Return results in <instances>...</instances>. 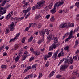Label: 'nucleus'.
<instances>
[{"instance_id":"40","label":"nucleus","mask_w":79,"mask_h":79,"mask_svg":"<svg viewBox=\"0 0 79 79\" xmlns=\"http://www.w3.org/2000/svg\"><path fill=\"white\" fill-rule=\"evenodd\" d=\"M49 64H50V62L48 61L47 63H46V64H45V66H46V67H48V66H49Z\"/></svg>"},{"instance_id":"50","label":"nucleus","mask_w":79,"mask_h":79,"mask_svg":"<svg viewBox=\"0 0 79 79\" xmlns=\"http://www.w3.org/2000/svg\"><path fill=\"white\" fill-rule=\"evenodd\" d=\"M77 71H73V75H76V74H77Z\"/></svg>"},{"instance_id":"13","label":"nucleus","mask_w":79,"mask_h":79,"mask_svg":"<svg viewBox=\"0 0 79 79\" xmlns=\"http://www.w3.org/2000/svg\"><path fill=\"white\" fill-rule=\"evenodd\" d=\"M27 53H28L27 51H25V54H24L22 56V61H24V60H25L26 58V57H27V56H28V55L27 56Z\"/></svg>"},{"instance_id":"34","label":"nucleus","mask_w":79,"mask_h":79,"mask_svg":"<svg viewBox=\"0 0 79 79\" xmlns=\"http://www.w3.org/2000/svg\"><path fill=\"white\" fill-rule=\"evenodd\" d=\"M32 39H33V37H30V38L28 39V42H31V41H32Z\"/></svg>"},{"instance_id":"17","label":"nucleus","mask_w":79,"mask_h":79,"mask_svg":"<svg viewBox=\"0 0 79 79\" xmlns=\"http://www.w3.org/2000/svg\"><path fill=\"white\" fill-rule=\"evenodd\" d=\"M58 51L56 52L53 55V56L54 58V60H56V56H57V55H58Z\"/></svg>"},{"instance_id":"54","label":"nucleus","mask_w":79,"mask_h":79,"mask_svg":"<svg viewBox=\"0 0 79 79\" xmlns=\"http://www.w3.org/2000/svg\"><path fill=\"white\" fill-rule=\"evenodd\" d=\"M28 71H29V70L27 69H25L24 71L23 72V73H25L26 72H27Z\"/></svg>"},{"instance_id":"58","label":"nucleus","mask_w":79,"mask_h":79,"mask_svg":"<svg viewBox=\"0 0 79 79\" xmlns=\"http://www.w3.org/2000/svg\"><path fill=\"white\" fill-rule=\"evenodd\" d=\"M69 48V47L68 46H67L64 48L65 50H67Z\"/></svg>"},{"instance_id":"27","label":"nucleus","mask_w":79,"mask_h":79,"mask_svg":"<svg viewBox=\"0 0 79 79\" xmlns=\"http://www.w3.org/2000/svg\"><path fill=\"white\" fill-rule=\"evenodd\" d=\"M16 20H17V21H21V18L16 17Z\"/></svg>"},{"instance_id":"10","label":"nucleus","mask_w":79,"mask_h":79,"mask_svg":"<svg viewBox=\"0 0 79 79\" xmlns=\"http://www.w3.org/2000/svg\"><path fill=\"white\" fill-rule=\"evenodd\" d=\"M57 4H55L54 6V7L53 8V9L51 10L50 12L52 13V14H53V13H55L56 11L55 10L56 9V7L57 8V6H58L57 5Z\"/></svg>"},{"instance_id":"56","label":"nucleus","mask_w":79,"mask_h":79,"mask_svg":"<svg viewBox=\"0 0 79 79\" xmlns=\"http://www.w3.org/2000/svg\"><path fill=\"white\" fill-rule=\"evenodd\" d=\"M26 64H23V65H22L21 66V67H23V68H26Z\"/></svg>"},{"instance_id":"3","label":"nucleus","mask_w":79,"mask_h":79,"mask_svg":"<svg viewBox=\"0 0 79 79\" xmlns=\"http://www.w3.org/2000/svg\"><path fill=\"white\" fill-rule=\"evenodd\" d=\"M53 39H54V35L52 34L48 35L47 38V43H48L51 40H53Z\"/></svg>"},{"instance_id":"22","label":"nucleus","mask_w":79,"mask_h":79,"mask_svg":"<svg viewBox=\"0 0 79 79\" xmlns=\"http://www.w3.org/2000/svg\"><path fill=\"white\" fill-rule=\"evenodd\" d=\"M23 13H25L24 14V16L26 15V14L27 13H28L27 11V10H23V11H22Z\"/></svg>"},{"instance_id":"16","label":"nucleus","mask_w":79,"mask_h":79,"mask_svg":"<svg viewBox=\"0 0 79 79\" xmlns=\"http://www.w3.org/2000/svg\"><path fill=\"white\" fill-rule=\"evenodd\" d=\"M13 15V11H12L10 13H9L6 16V18L7 19V18L9 19Z\"/></svg>"},{"instance_id":"64","label":"nucleus","mask_w":79,"mask_h":79,"mask_svg":"<svg viewBox=\"0 0 79 79\" xmlns=\"http://www.w3.org/2000/svg\"><path fill=\"white\" fill-rule=\"evenodd\" d=\"M34 34L35 35H38V32H35Z\"/></svg>"},{"instance_id":"15","label":"nucleus","mask_w":79,"mask_h":79,"mask_svg":"<svg viewBox=\"0 0 79 79\" xmlns=\"http://www.w3.org/2000/svg\"><path fill=\"white\" fill-rule=\"evenodd\" d=\"M48 31L47 29H46L43 31L40 32V35L44 36L45 35V32H47Z\"/></svg>"},{"instance_id":"9","label":"nucleus","mask_w":79,"mask_h":79,"mask_svg":"<svg viewBox=\"0 0 79 79\" xmlns=\"http://www.w3.org/2000/svg\"><path fill=\"white\" fill-rule=\"evenodd\" d=\"M68 27L69 26L68 25V24L66 23H65L63 24H61L59 26L60 28H62V29L64 28L65 27H66V28H68Z\"/></svg>"},{"instance_id":"37","label":"nucleus","mask_w":79,"mask_h":79,"mask_svg":"<svg viewBox=\"0 0 79 79\" xmlns=\"http://www.w3.org/2000/svg\"><path fill=\"white\" fill-rule=\"evenodd\" d=\"M26 40V38L25 37H23L22 40V43H24L25 40Z\"/></svg>"},{"instance_id":"36","label":"nucleus","mask_w":79,"mask_h":79,"mask_svg":"<svg viewBox=\"0 0 79 79\" xmlns=\"http://www.w3.org/2000/svg\"><path fill=\"white\" fill-rule=\"evenodd\" d=\"M29 3V2H26V3H24V4H25V5L23 6V7L25 8V6H27V4L28 3Z\"/></svg>"},{"instance_id":"12","label":"nucleus","mask_w":79,"mask_h":79,"mask_svg":"<svg viewBox=\"0 0 79 79\" xmlns=\"http://www.w3.org/2000/svg\"><path fill=\"white\" fill-rule=\"evenodd\" d=\"M19 35H20V32L17 34L14 39H11L9 41L10 43H11L12 41H14L15 40H16V39H18V37H19Z\"/></svg>"},{"instance_id":"30","label":"nucleus","mask_w":79,"mask_h":79,"mask_svg":"<svg viewBox=\"0 0 79 79\" xmlns=\"http://www.w3.org/2000/svg\"><path fill=\"white\" fill-rule=\"evenodd\" d=\"M18 47H19V46L17 44H16L15 45V48H14V49L15 50H18Z\"/></svg>"},{"instance_id":"31","label":"nucleus","mask_w":79,"mask_h":79,"mask_svg":"<svg viewBox=\"0 0 79 79\" xmlns=\"http://www.w3.org/2000/svg\"><path fill=\"white\" fill-rule=\"evenodd\" d=\"M79 44V42H78V41L77 40L75 42V45L76 46H77V45H78Z\"/></svg>"},{"instance_id":"61","label":"nucleus","mask_w":79,"mask_h":79,"mask_svg":"<svg viewBox=\"0 0 79 79\" xmlns=\"http://www.w3.org/2000/svg\"><path fill=\"white\" fill-rule=\"evenodd\" d=\"M23 54V53L21 52H20L19 54H18L19 56H21Z\"/></svg>"},{"instance_id":"62","label":"nucleus","mask_w":79,"mask_h":79,"mask_svg":"<svg viewBox=\"0 0 79 79\" xmlns=\"http://www.w3.org/2000/svg\"><path fill=\"white\" fill-rule=\"evenodd\" d=\"M60 43H59L56 44V46L58 47L60 45Z\"/></svg>"},{"instance_id":"41","label":"nucleus","mask_w":79,"mask_h":79,"mask_svg":"<svg viewBox=\"0 0 79 79\" xmlns=\"http://www.w3.org/2000/svg\"><path fill=\"white\" fill-rule=\"evenodd\" d=\"M10 32V31H9V30L8 29V28H7L6 29V31L5 34H7V33H9Z\"/></svg>"},{"instance_id":"53","label":"nucleus","mask_w":79,"mask_h":79,"mask_svg":"<svg viewBox=\"0 0 79 79\" xmlns=\"http://www.w3.org/2000/svg\"><path fill=\"white\" fill-rule=\"evenodd\" d=\"M30 50L31 52H34V49H33V48H32V47H31L30 48Z\"/></svg>"},{"instance_id":"39","label":"nucleus","mask_w":79,"mask_h":79,"mask_svg":"<svg viewBox=\"0 0 79 79\" xmlns=\"http://www.w3.org/2000/svg\"><path fill=\"white\" fill-rule=\"evenodd\" d=\"M42 27V24L40 23H39L38 24L37 28L38 29H40Z\"/></svg>"},{"instance_id":"48","label":"nucleus","mask_w":79,"mask_h":79,"mask_svg":"<svg viewBox=\"0 0 79 79\" xmlns=\"http://www.w3.org/2000/svg\"><path fill=\"white\" fill-rule=\"evenodd\" d=\"M11 75L9 74L7 79H11Z\"/></svg>"},{"instance_id":"47","label":"nucleus","mask_w":79,"mask_h":79,"mask_svg":"<svg viewBox=\"0 0 79 79\" xmlns=\"http://www.w3.org/2000/svg\"><path fill=\"white\" fill-rule=\"evenodd\" d=\"M34 57H31L29 60V61H32L34 60Z\"/></svg>"},{"instance_id":"21","label":"nucleus","mask_w":79,"mask_h":79,"mask_svg":"<svg viewBox=\"0 0 79 79\" xmlns=\"http://www.w3.org/2000/svg\"><path fill=\"white\" fill-rule=\"evenodd\" d=\"M54 74H55V72L54 71H52L51 73H50L49 77H50L51 76H53L54 75Z\"/></svg>"},{"instance_id":"4","label":"nucleus","mask_w":79,"mask_h":79,"mask_svg":"<svg viewBox=\"0 0 79 79\" xmlns=\"http://www.w3.org/2000/svg\"><path fill=\"white\" fill-rule=\"evenodd\" d=\"M52 54L53 52H50L48 53V55H45L44 57V60H47V58H50V57H51V56H52Z\"/></svg>"},{"instance_id":"26","label":"nucleus","mask_w":79,"mask_h":79,"mask_svg":"<svg viewBox=\"0 0 79 79\" xmlns=\"http://www.w3.org/2000/svg\"><path fill=\"white\" fill-rule=\"evenodd\" d=\"M52 47L54 49H55L57 47L56 43H54L52 44Z\"/></svg>"},{"instance_id":"46","label":"nucleus","mask_w":79,"mask_h":79,"mask_svg":"<svg viewBox=\"0 0 79 79\" xmlns=\"http://www.w3.org/2000/svg\"><path fill=\"white\" fill-rule=\"evenodd\" d=\"M69 27H74V24L72 23L69 25Z\"/></svg>"},{"instance_id":"52","label":"nucleus","mask_w":79,"mask_h":79,"mask_svg":"<svg viewBox=\"0 0 79 79\" xmlns=\"http://www.w3.org/2000/svg\"><path fill=\"white\" fill-rule=\"evenodd\" d=\"M50 15H46V18L47 19H48V18H50Z\"/></svg>"},{"instance_id":"28","label":"nucleus","mask_w":79,"mask_h":79,"mask_svg":"<svg viewBox=\"0 0 79 79\" xmlns=\"http://www.w3.org/2000/svg\"><path fill=\"white\" fill-rule=\"evenodd\" d=\"M69 61L70 62V64L73 63V58L72 57H71L69 59Z\"/></svg>"},{"instance_id":"43","label":"nucleus","mask_w":79,"mask_h":79,"mask_svg":"<svg viewBox=\"0 0 79 79\" xmlns=\"http://www.w3.org/2000/svg\"><path fill=\"white\" fill-rule=\"evenodd\" d=\"M30 78H31V76H30V75H29L25 77L24 79H30Z\"/></svg>"},{"instance_id":"14","label":"nucleus","mask_w":79,"mask_h":79,"mask_svg":"<svg viewBox=\"0 0 79 79\" xmlns=\"http://www.w3.org/2000/svg\"><path fill=\"white\" fill-rule=\"evenodd\" d=\"M53 5V2H52L51 4L49 5L46 6L44 9L45 10H49L50 9V8H52Z\"/></svg>"},{"instance_id":"25","label":"nucleus","mask_w":79,"mask_h":79,"mask_svg":"<svg viewBox=\"0 0 79 79\" xmlns=\"http://www.w3.org/2000/svg\"><path fill=\"white\" fill-rule=\"evenodd\" d=\"M6 3V2L5 1H4L2 3L0 4V6H4V5H5Z\"/></svg>"},{"instance_id":"44","label":"nucleus","mask_w":79,"mask_h":79,"mask_svg":"<svg viewBox=\"0 0 79 79\" xmlns=\"http://www.w3.org/2000/svg\"><path fill=\"white\" fill-rule=\"evenodd\" d=\"M31 14V13L30 12H29L28 13V14L27 15V16H26L25 17V18L26 19L27 18H28V17H29V15H30V14Z\"/></svg>"},{"instance_id":"51","label":"nucleus","mask_w":79,"mask_h":79,"mask_svg":"<svg viewBox=\"0 0 79 79\" xmlns=\"http://www.w3.org/2000/svg\"><path fill=\"white\" fill-rule=\"evenodd\" d=\"M53 47L52 46H51L49 47V50H53Z\"/></svg>"},{"instance_id":"20","label":"nucleus","mask_w":79,"mask_h":79,"mask_svg":"<svg viewBox=\"0 0 79 79\" xmlns=\"http://www.w3.org/2000/svg\"><path fill=\"white\" fill-rule=\"evenodd\" d=\"M34 54L35 55H37L38 56V55H40V52H34Z\"/></svg>"},{"instance_id":"55","label":"nucleus","mask_w":79,"mask_h":79,"mask_svg":"<svg viewBox=\"0 0 79 79\" xmlns=\"http://www.w3.org/2000/svg\"><path fill=\"white\" fill-rule=\"evenodd\" d=\"M73 58L74 60H77V56H74L73 57Z\"/></svg>"},{"instance_id":"32","label":"nucleus","mask_w":79,"mask_h":79,"mask_svg":"<svg viewBox=\"0 0 79 79\" xmlns=\"http://www.w3.org/2000/svg\"><path fill=\"white\" fill-rule=\"evenodd\" d=\"M20 58V57H19V56H17L15 59V61H18L19 60V59Z\"/></svg>"},{"instance_id":"2","label":"nucleus","mask_w":79,"mask_h":79,"mask_svg":"<svg viewBox=\"0 0 79 79\" xmlns=\"http://www.w3.org/2000/svg\"><path fill=\"white\" fill-rule=\"evenodd\" d=\"M64 60H65V63L66 64H69V62L68 61V60L66 58H64L63 59L61 60L59 63V64L58 65V66H59L63 63V61H64Z\"/></svg>"},{"instance_id":"59","label":"nucleus","mask_w":79,"mask_h":79,"mask_svg":"<svg viewBox=\"0 0 79 79\" xmlns=\"http://www.w3.org/2000/svg\"><path fill=\"white\" fill-rule=\"evenodd\" d=\"M61 53H60L58 54V56L59 58H60V57H61Z\"/></svg>"},{"instance_id":"45","label":"nucleus","mask_w":79,"mask_h":79,"mask_svg":"<svg viewBox=\"0 0 79 79\" xmlns=\"http://www.w3.org/2000/svg\"><path fill=\"white\" fill-rule=\"evenodd\" d=\"M1 68L3 69V68H6V65H2L1 66Z\"/></svg>"},{"instance_id":"6","label":"nucleus","mask_w":79,"mask_h":79,"mask_svg":"<svg viewBox=\"0 0 79 79\" xmlns=\"http://www.w3.org/2000/svg\"><path fill=\"white\" fill-rule=\"evenodd\" d=\"M68 66L66 65H62L60 69V72H61V71H64L66 69V68H68Z\"/></svg>"},{"instance_id":"35","label":"nucleus","mask_w":79,"mask_h":79,"mask_svg":"<svg viewBox=\"0 0 79 79\" xmlns=\"http://www.w3.org/2000/svg\"><path fill=\"white\" fill-rule=\"evenodd\" d=\"M11 21H16V17H15L14 18L11 17Z\"/></svg>"},{"instance_id":"42","label":"nucleus","mask_w":79,"mask_h":79,"mask_svg":"<svg viewBox=\"0 0 79 79\" xmlns=\"http://www.w3.org/2000/svg\"><path fill=\"white\" fill-rule=\"evenodd\" d=\"M42 76V73H40L39 75L38 78L39 79H40L41 77Z\"/></svg>"},{"instance_id":"60","label":"nucleus","mask_w":79,"mask_h":79,"mask_svg":"<svg viewBox=\"0 0 79 79\" xmlns=\"http://www.w3.org/2000/svg\"><path fill=\"white\" fill-rule=\"evenodd\" d=\"M27 69H28V70H29V69H31V66H29L28 67H27Z\"/></svg>"},{"instance_id":"24","label":"nucleus","mask_w":79,"mask_h":79,"mask_svg":"<svg viewBox=\"0 0 79 79\" xmlns=\"http://www.w3.org/2000/svg\"><path fill=\"white\" fill-rule=\"evenodd\" d=\"M30 77H34H34H36L37 75L36 74H33L30 75Z\"/></svg>"},{"instance_id":"23","label":"nucleus","mask_w":79,"mask_h":79,"mask_svg":"<svg viewBox=\"0 0 79 79\" xmlns=\"http://www.w3.org/2000/svg\"><path fill=\"white\" fill-rule=\"evenodd\" d=\"M37 65V64H36L32 66V68L34 70H35L36 69V66Z\"/></svg>"},{"instance_id":"8","label":"nucleus","mask_w":79,"mask_h":79,"mask_svg":"<svg viewBox=\"0 0 79 79\" xmlns=\"http://www.w3.org/2000/svg\"><path fill=\"white\" fill-rule=\"evenodd\" d=\"M64 2V0H61V2H57L55 4H57L56 5L57 6V8H58L60 6L62 5L63 4Z\"/></svg>"},{"instance_id":"33","label":"nucleus","mask_w":79,"mask_h":79,"mask_svg":"<svg viewBox=\"0 0 79 79\" xmlns=\"http://www.w3.org/2000/svg\"><path fill=\"white\" fill-rule=\"evenodd\" d=\"M58 41V38H55L54 40V43H56Z\"/></svg>"},{"instance_id":"63","label":"nucleus","mask_w":79,"mask_h":79,"mask_svg":"<svg viewBox=\"0 0 79 79\" xmlns=\"http://www.w3.org/2000/svg\"><path fill=\"white\" fill-rule=\"evenodd\" d=\"M3 56H6V55H7V54H6V52H5L3 53Z\"/></svg>"},{"instance_id":"19","label":"nucleus","mask_w":79,"mask_h":79,"mask_svg":"<svg viewBox=\"0 0 79 79\" xmlns=\"http://www.w3.org/2000/svg\"><path fill=\"white\" fill-rule=\"evenodd\" d=\"M29 26L28 27H27L26 28L25 30V31H29V28H30V27H31V25H32V23H29Z\"/></svg>"},{"instance_id":"7","label":"nucleus","mask_w":79,"mask_h":79,"mask_svg":"<svg viewBox=\"0 0 79 79\" xmlns=\"http://www.w3.org/2000/svg\"><path fill=\"white\" fill-rule=\"evenodd\" d=\"M14 25H15V23L12 22L11 24H10V25L9 26V29L10 31H13L14 30Z\"/></svg>"},{"instance_id":"11","label":"nucleus","mask_w":79,"mask_h":79,"mask_svg":"<svg viewBox=\"0 0 79 79\" xmlns=\"http://www.w3.org/2000/svg\"><path fill=\"white\" fill-rule=\"evenodd\" d=\"M72 34L73 30H71L70 32V34L69 35V37L65 40V42H68V40H70V39H71V38L72 37Z\"/></svg>"},{"instance_id":"57","label":"nucleus","mask_w":79,"mask_h":79,"mask_svg":"<svg viewBox=\"0 0 79 79\" xmlns=\"http://www.w3.org/2000/svg\"><path fill=\"white\" fill-rule=\"evenodd\" d=\"M61 75H58L56 76L57 78H60V77H61Z\"/></svg>"},{"instance_id":"38","label":"nucleus","mask_w":79,"mask_h":79,"mask_svg":"<svg viewBox=\"0 0 79 79\" xmlns=\"http://www.w3.org/2000/svg\"><path fill=\"white\" fill-rule=\"evenodd\" d=\"M43 41H44L43 39H41V40H40L38 41V43L40 44V43H41L42 42H43Z\"/></svg>"},{"instance_id":"5","label":"nucleus","mask_w":79,"mask_h":79,"mask_svg":"<svg viewBox=\"0 0 79 79\" xmlns=\"http://www.w3.org/2000/svg\"><path fill=\"white\" fill-rule=\"evenodd\" d=\"M3 8L2 6H0V17L2 16V15H3L6 13V10H3Z\"/></svg>"},{"instance_id":"1","label":"nucleus","mask_w":79,"mask_h":79,"mask_svg":"<svg viewBox=\"0 0 79 79\" xmlns=\"http://www.w3.org/2000/svg\"><path fill=\"white\" fill-rule=\"evenodd\" d=\"M45 1H41L37 3L38 5L37 6H38V8H40L42 6H43L45 5Z\"/></svg>"},{"instance_id":"18","label":"nucleus","mask_w":79,"mask_h":79,"mask_svg":"<svg viewBox=\"0 0 79 79\" xmlns=\"http://www.w3.org/2000/svg\"><path fill=\"white\" fill-rule=\"evenodd\" d=\"M35 9H40V7H38V6L37 5H36L35 6H33L32 8V11H34Z\"/></svg>"},{"instance_id":"49","label":"nucleus","mask_w":79,"mask_h":79,"mask_svg":"<svg viewBox=\"0 0 79 79\" xmlns=\"http://www.w3.org/2000/svg\"><path fill=\"white\" fill-rule=\"evenodd\" d=\"M31 8L30 7H29L27 9V11H28V12H29V11H30V10H31Z\"/></svg>"},{"instance_id":"29","label":"nucleus","mask_w":79,"mask_h":79,"mask_svg":"<svg viewBox=\"0 0 79 79\" xmlns=\"http://www.w3.org/2000/svg\"><path fill=\"white\" fill-rule=\"evenodd\" d=\"M50 20L52 22H54L55 21V18L54 17H52L50 19Z\"/></svg>"}]
</instances>
